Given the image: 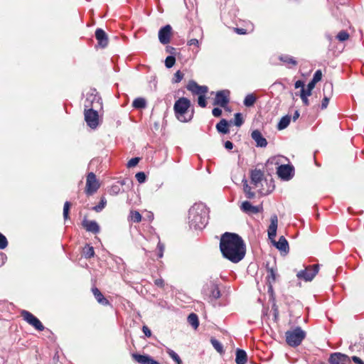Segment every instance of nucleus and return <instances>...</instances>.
Returning <instances> with one entry per match:
<instances>
[{
  "label": "nucleus",
  "instance_id": "26",
  "mask_svg": "<svg viewBox=\"0 0 364 364\" xmlns=\"http://www.w3.org/2000/svg\"><path fill=\"white\" fill-rule=\"evenodd\" d=\"M243 183V191L245 194V196L248 199H252L255 196V193L251 191V187L248 185L247 181L245 179L242 180Z\"/></svg>",
  "mask_w": 364,
  "mask_h": 364
},
{
  "label": "nucleus",
  "instance_id": "55",
  "mask_svg": "<svg viewBox=\"0 0 364 364\" xmlns=\"http://www.w3.org/2000/svg\"><path fill=\"white\" fill-rule=\"evenodd\" d=\"M300 97H301V100H302V102H304V104L305 105H306V106H307V105H309V100H308V98H307L308 97H306V95H304V94H300Z\"/></svg>",
  "mask_w": 364,
  "mask_h": 364
},
{
  "label": "nucleus",
  "instance_id": "25",
  "mask_svg": "<svg viewBox=\"0 0 364 364\" xmlns=\"http://www.w3.org/2000/svg\"><path fill=\"white\" fill-rule=\"evenodd\" d=\"M216 129L218 132L222 134H227L229 132L228 123L226 119H223L216 125Z\"/></svg>",
  "mask_w": 364,
  "mask_h": 364
},
{
  "label": "nucleus",
  "instance_id": "49",
  "mask_svg": "<svg viewBox=\"0 0 364 364\" xmlns=\"http://www.w3.org/2000/svg\"><path fill=\"white\" fill-rule=\"evenodd\" d=\"M192 32H195L196 36L199 37L200 39L203 38V31L201 28H196L195 29H193Z\"/></svg>",
  "mask_w": 364,
  "mask_h": 364
},
{
  "label": "nucleus",
  "instance_id": "22",
  "mask_svg": "<svg viewBox=\"0 0 364 364\" xmlns=\"http://www.w3.org/2000/svg\"><path fill=\"white\" fill-rule=\"evenodd\" d=\"M264 177L263 172L259 169H254L251 171L250 178L251 182L255 187L262 181Z\"/></svg>",
  "mask_w": 364,
  "mask_h": 364
},
{
  "label": "nucleus",
  "instance_id": "32",
  "mask_svg": "<svg viewBox=\"0 0 364 364\" xmlns=\"http://www.w3.org/2000/svg\"><path fill=\"white\" fill-rule=\"evenodd\" d=\"M210 343L213 345V346L214 347V348L218 353H223V345L220 343V342H219L215 338H212L210 339Z\"/></svg>",
  "mask_w": 364,
  "mask_h": 364
},
{
  "label": "nucleus",
  "instance_id": "53",
  "mask_svg": "<svg viewBox=\"0 0 364 364\" xmlns=\"http://www.w3.org/2000/svg\"><path fill=\"white\" fill-rule=\"evenodd\" d=\"M142 331L146 336L150 337L151 336V332L150 329L146 326H143Z\"/></svg>",
  "mask_w": 364,
  "mask_h": 364
},
{
  "label": "nucleus",
  "instance_id": "31",
  "mask_svg": "<svg viewBox=\"0 0 364 364\" xmlns=\"http://www.w3.org/2000/svg\"><path fill=\"white\" fill-rule=\"evenodd\" d=\"M83 255L85 258H91L95 255L94 248L92 246L87 245L83 249Z\"/></svg>",
  "mask_w": 364,
  "mask_h": 364
},
{
  "label": "nucleus",
  "instance_id": "17",
  "mask_svg": "<svg viewBox=\"0 0 364 364\" xmlns=\"http://www.w3.org/2000/svg\"><path fill=\"white\" fill-rule=\"evenodd\" d=\"M240 209L242 212L247 214H256L262 210V205L255 206L252 205L249 201H244L240 205Z\"/></svg>",
  "mask_w": 364,
  "mask_h": 364
},
{
  "label": "nucleus",
  "instance_id": "18",
  "mask_svg": "<svg viewBox=\"0 0 364 364\" xmlns=\"http://www.w3.org/2000/svg\"><path fill=\"white\" fill-rule=\"evenodd\" d=\"M132 357L139 364H160L149 355L134 353Z\"/></svg>",
  "mask_w": 364,
  "mask_h": 364
},
{
  "label": "nucleus",
  "instance_id": "62",
  "mask_svg": "<svg viewBox=\"0 0 364 364\" xmlns=\"http://www.w3.org/2000/svg\"><path fill=\"white\" fill-rule=\"evenodd\" d=\"M269 277H271L272 282H274V280H275V273H274V271L273 270V269H270L269 270Z\"/></svg>",
  "mask_w": 364,
  "mask_h": 364
},
{
  "label": "nucleus",
  "instance_id": "15",
  "mask_svg": "<svg viewBox=\"0 0 364 364\" xmlns=\"http://www.w3.org/2000/svg\"><path fill=\"white\" fill-rule=\"evenodd\" d=\"M293 171L290 165H281L277 168V174L282 179L289 181L293 176Z\"/></svg>",
  "mask_w": 364,
  "mask_h": 364
},
{
  "label": "nucleus",
  "instance_id": "2",
  "mask_svg": "<svg viewBox=\"0 0 364 364\" xmlns=\"http://www.w3.org/2000/svg\"><path fill=\"white\" fill-rule=\"evenodd\" d=\"M208 222V210L202 203H195L188 213V223L191 228L203 229Z\"/></svg>",
  "mask_w": 364,
  "mask_h": 364
},
{
  "label": "nucleus",
  "instance_id": "47",
  "mask_svg": "<svg viewBox=\"0 0 364 364\" xmlns=\"http://www.w3.org/2000/svg\"><path fill=\"white\" fill-rule=\"evenodd\" d=\"M187 45L189 46H194L197 48L200 47V41L198 39L193 38L188 41Z\"/></svg>",
  "mask_w": 364,
  "mask_h": 364
},
{
  "label": "nucleus",
  "instance_id": "14",
  "mask_svg": "<svg viewBox=\"0 0 364 364\" xmlns=\"http://www.w3.org/2000/svg\"><path fill=\"white\" fill-rule=\"evenodd\" d=\"M188 90L194 95H205L208 91V87L205 85H199L193 80H191L187 85Z\"/></svg>",
  "mask_w": 364,
  "mask_h": 364
},
{
  "label": "nucleus",
  "instance_id": "7",
  "mask_svg": "<svg viewBox=\"0 0 364 364\" xmlns=\"http://www.w3.org/2000/svg\"><path fill=\"white\" fill-rule=\"evenodd\" d=\"M85 120L89 127L95 129L99 124V114L97 109L93 108L85 109L84 112Z\"/></svg>",
  "mask_w": 364,
  "mask_h": 364
},
{
  "label": "nucleus",
  "instance_id": "21",
  "mask_svg": "<svg viewBox=\"0 0 364 364\" xmlns=\"http://www.w3.org/2000/svg\"><path fill=\"white\" fill-rule=\"evenodd\" d=\"M82 225L87 231L94 234L98 233L100 230L99 225L95 220H84Z\"/></svg>",
  "mask_w": 364,
  "mask_h": 364
},
{
  "label": "nucleus",
  "instance_id": "52",
  "mask_svg": "<svg viewBox=\"0 0 364 364\" xmlns=\"http://www.w3.org/2000/svg\"><path fill=\"white\" fill-rule=\"evenodd\" d=\"M212 114L214 117H218L221 115L222 110L218 107H215L212 110Z\"/></svg>",
  "mask_w": 364,
  "mask_h": 364
},
{
  "label": "nucleus",
  "instance_id": "30",
  "mask_svg": "<svg viewBox=\"0 0 364 364\" xmlns=\"http://www.w3.org/2000/svg\"><path fill=\"white\" fill-rule=\"evenodd\" d=\"M256 101V97L253 94L247 95L244 100V105L246 107H252Z\"/></svg>",
  "mask_w": 364,
  "mask_h": 364
},
{
  "label": "nucleus",
  "instance_id": "59",
  "mask_svg": "<svg viewBox=\"0 0 364 364\" xmlns=\"http://www.w3.org/2000/svg\"><path fill=\"white\" fill-rule=\"evenodd\" d=\"M316 84V82L311 80L307 85L308 90L312 91V90L315 87Z\"/></svg>",
  "mask_w": 364,
  "mask_h": 364
},
{
  "label": "nucleus",
  "instance_id": "4",
  "mask_svg": "<svg viewBox=\"0 0 364 364\" xmlns=\"http://www.w3.org/2000/svg\"><path fill=\"white\" fill-rule=\"evenodd\" d=\"M191 101L186 97H181L175 102L173 109L176 117L181 122H188L193 117V112H189Z\"/></svg>",
  "mask_w": 364,
  "mask_h": 364
},
{
  "label": "nucleus",
  "instance_id": "41",
  "mask_svg": "<svg viewBox=\"0 0 364 364\" xmlns=\"http://www.w3.org/2000/svg\"><path fill=\"white\" fill-rule=\"evenodd\" d=\"M183 77V74L180 70H178L174 75V77L173 78V82L174 83H178L182 80Z\"/></svg>",
  "mask_w": 364,
  "mask_h": 364
},
{
  "label": "nucleus",
  "instance_id": "6",
  "mask_svg": "<svg viewBox=\"0 0 364 364\" xmlns=\"http://www.w3.org/2000/svg\"><path fill=\"white\" fill-rule=\"evenodd\" d=\"M319 271V264H314L306 266L304 269L297 272L296 277L300 280L305 282H311L318 274Z\"/></svg>",
  "mask_w": 364,
  "mask_h": 364
},
{
  "label": "nucleus",
  "instance_id": "57",
  "mask_svg": "<svg viewBox=\"0 0 364 364\" xmlns=\"http://www.w3.org/2000/svg\"><path fill=\"white\" fill-rule=\"evenodd\" d=\"M225 148L230 150L233 148V144L230 141H226L225 142Z\"/></svg>",
  "mask_w": 364,
  "mask_h": 364
},
{
  "label": "nucleus",
  "instance_id": "63",
  "mask_svg": "<svg viewBox=\"0 0 364 364\" xmlns=\"http://www.w3.org/2000/svg\"><path fill=\"white\" fill-rule=\"evenodd\" d=\"M299 111L296 110L294 113V115L292 117V119L294 122H295L299 117Z\"/></svg>",
  "mask_w": 364,
  "mask_h": 364
},
{
  "label": "nucleus",
  "instance_id": "60",
  "mask_svg": "<svg viewBox=\"0 0 364 364\" xmlns=\"http://www.w3.org/2000/svg\"><path fill=\"white\" fill-rule=\"evenodd\" d=\"M301 94H304L306 97H309L311 95V91L308 90V89L305 90L304 88H302L301 90Z\"/></svg>",
  "mask_w": 364,
  "mask_h": 364
},
{
  "label": "nucleus",
  "instance_id": "9",
  "mask_svg": "<svg viewBox=\"0 0 364 364\" xmlns=\"http://www.w3.org/2000/svg\"><path fill=\"white\" fill-rule=\"evenodd\" d=\"M21 315L28 324L32 326L33 328H35L36 330L39 331H42L44 330L45 327L41 322V321L33 316L31 312L23 310L21 312Z\"/></svg>",
  "mask_w": 364,
  "mask_h": 364
},
{
  "label": "nucleus",
  "instance_id": "5",
  "mask_svg": "<svg viewBox=\"0 0 364 364\" xmlns=\"http://www.w3.org/2000/svg\"><path fill=\"white\" fill-rule=\"evenodd\" d=\"M306 337V332L301 327H296L286 332V341L291 347L299 346Z\"/></svg>",
  "mask_w": 364,
  "mask_h": 364
},
{
  "label": "nucleus",
  "instance_id": "50",
  "mask_svg": "<svg viewBox=\"0 0 364 364\" xmlns=\"http://www.w3.org/2000/svg\"><path fill=\"white\" fill-rule=\"evenodd\" d=\"M157 247H158V249L159 250V257L161 258L163 257V255H164V245L159 242L158 243Z\"/></svg>",
  "mask_w": 364,
  "mask_h": 364
},
{
  "label": "nucleus",
  "instance_id": "33",
  "mask_svg": "<svg viewBox=\"0 0 364 364\" xmlns=\"http://www.w3.org/2000/svg\"><path fill=\"white\" fill-rule=\"evenodd\" d=\"M130 220L134 223H139L141 220V215L138 211H131L129 214Z\"/></svg>",
  "mask_w": 364,
  "mask_h": 364
},
{
  "label": "nucleus",
  "instance_id": "43",
  "mask_svg": "<svg viewBox=\"0 0 364 364\" xmlns=\"http://www.w3.org/2000/svg\"><path fill=\"white\" fill-rule=\"evenodd\" d=\"M8 245L7 239L0 232V249L3 250Z\"/></svg>",
  "mask_w": 364,
  "mask_h": 364
},
{
  "label": "nucleus",
  "instance_id": "39",
  "mask_svg": "<svg viewBox=\"0 0 364 364\" xmlns=\"http://www.w3.org/2000/svg\"><path fill=\"white\" fill-rule=\"evenodd\" d=\"M139 161H140V158H139V157H134V158H132V159H131L128 161V163H127V167H128V168H132V167H134V166H136L138 164V163L139 162Z\"/></svg>",
  "mask_w": 364,
  "mask_h": 364
},
{
  "label": "nucleus",
  "instance_id": "44",
  "mask_svg": "<svg viewBox=\"0 0 364 364\" xmlns=\"http://www.w3.org/2000/svg\"><path fill=\"white\" fill-rule=\"evenodd\" d=\"M135 177L139 183H142L146 181V175L144 172H139L135 175Z\"/></svg>",
  "mask_w": 364,
  "mask_h": 364
},
{
  "label": "nucleus",
  "instance_id": "12",
  "mask_svg": "<svg viewBox=\"0 0 364 364\" xmlns=\"http://www.w3.org/2000/svg\"><path fill=\"white\" fill-rule=\"evenodd\" d=\"M101 98L97 95H90L87 97L85 101V109L93 108L100 109L102 108Z\"/></svg>",
  "mask_w": 364,
  "mask_h": 364
},
{
  "label": "nucleus",
  "instance_id": "10",
  "mask_svg": "<svg viewBox=\"0 0 364 364\" xmlns=\"http://www.w3.org/2000/svg\"><path fill=\"white\" fill-rule=\"evenodd\" d=\"M100 188V183L94 173L90 172L87 176L85 192L87 195H92Z\"/></svg>",
  "mask_w": 364,
  "mask_h": 364
},
{
  "label": "nucleus",
  "instance_id": "24",
  "mask_svg": "<svg viewBox=\"0 0 364 364\" xmlns=\"http://www.w3.org/2000/svg\"><path fill=\"white\" fill-rule=\"evenodd\" d=\"M247 356L245 350L237 349L235 362L237 364H245L247 363Z\"/></svg>",
  "mask_w": 364,
  "mask_h": 364
},
{
  "label": "nucleus",
  "instance_id": "61",
  "mask_svg": "<svg viewBox=\"0 0 364 364\" xmlns=\"http://www.w3.org/2000/svg\"><path fill=\"white\" fill-rule=\"evenodd\" d=\"M235 31L237 33L240 34V35L247 33L246 29H244V28H235Z\"/></svg>",
  "mask_w": 364,
  "mask_h": 364
},
{
  "label": "nucleus",
  "instance_id": "35",
  "mask_svg": "<svg viewBox=\"0 0 364 364\" xmlns=\"http://www.w3.org/2000/svg\"><path fill=\"white\" fill-rule=\"evenodd\" d=\"M167 353L168 355L175 361L177 364H182V360H181L178 355L171 349H168Z\"/></svg>",
  "mask_w": 364,
  "mask_h": 364
},
{
  "label": "nucleus",
  "instance_id": "37",
  "mask_svg": "<svg viewBox=\"0 0 364 364\" xmlns=\"http://www.w3.org/2000/svg\"><path fill=\"white\" fill-rule=\"evenodd\" d=\"M336 38L341 41V42H343V41H347L348 38H349V34L347 31H340L337 36H336Z\"/></svg>",
  "mask_w": 364,
  "mask_h": 364
},
{
  "label": "nucleus",
  "instance_id": "36",
  "mask_svg": "<svg viewBox=\"0 0 364 364\" xmlns=\"http://www.w3.org/2000/svg\"><path fill=\"white\" fill-rule=\"evenodd\" d=\"M107 204V200L105 198L102 197L99 203V204L95 207H93V210L97 213L102 211L103 208L105 207Z\"/></svg>",
  "mask_w": 364,
  "mask_h": 364
},
{
  "label": "nucleus",
  "instance_id": "40",
  "mask_svg": "<svg viewBox=\"0 0 364 364\" xmlns=\"http://www.w3.org/2000/svg\"><path fill=\"white\" fill-rule=\"evenodd\" d=\"M243 123L242 114L240 113H236L235 114V124L237 127H240Z\"/></svg>",
  "mask_w": 364,
  "mask_h": 364
},
{
  "label": "nucleus",
  "instance_id": "56",
  "mask_svg": "<svg viewBox=\"0 0 364 364\" xmlns=\"http://www.w3.org/2000/svg\"><path fill=\"white\" fill-rule=\"evenodd\" d=\"M352 360L356 364H364V362L360 358H358L357 356H353Z\"/></svg>",
  "mask_w": 364,
  "mask_h": 364
},
{
  "label": "nucleus",
  "instance_id": "38",
  "mask_svg": "<svg viewBox=\"0 0 364 364\" xmlns=\"http://www.w3.org/2000/svg\"><path fill=\"white\" fill-rule=\"evenodd\" d=\"M175 62H176L175 57H173L172 55H169V56L166 57V58L165 65H166V68H171L173 66V65L175 64Z\"/></svg>",
  "mask_w": 364,
  "mask_h": 364
},
{
  "label": "nucleus",
  "instance_id": "16",
  "mask_svg": "<svg viewBox=\"0 0 364 364\" xmlns=\"http://www.w3.org/2000/svg\"><path fill=\"white\" fill-rule=\"evenodd\" d=\"M171 30L170 25H166L159 30V39L161 43L166 45L170 42Z\"/></svg>",
  "mask_w": 364,
  "mask_h": 364
},
{
  "label": "nucleus",
  "instance_id": "46",
  "mask_svg": "<svg viewBox=\"0 0 364 364\" xmlns=\"http://www.w3.org/2000/svg\"><path fill=\"white\" fill-rule=\"evenodd\" d=\"M322 77V73L320 70H318L315 72L313 79L311 80L314 82L317 83L321 80Z\"/></svg>",
  "mask_w": 364,
  "mask_h": 364
},
{
  "label": "nucleus",
  "instance_id": "20",
  "mask_svg": "<svg viewBox=\"0 0 364 364\" xmlns=\"http://www.w3.org/2000/svg\"><path fill=\"white\" fill-rule=\"evenodd\" d=\"M95 37L99 45L102 48H105L108 44V38L106 33L101 28H97L95 31Z\"/></svg>",
  "mask_w": 364,
  "mask_h": 364
},
{
  "label": "nucleus",
  "instance_id": "48",
  "mask_svg": "<svg viewBox=\"0 0 364 364\" xmlns=\"http://www.w3.org/2000/svg\"><path fill=\"white\" fill-rule=\"evenodd\" d=\"M120 191V188L117 185L112 186L109 190V193L112 195H117Z\"/></svg>",
  "mask_w": 364,
  "mask_h": 364
},
{
  "label": "nucleus",
  "instance_id": "11",
  "mask_svg": "<svg viewBox=\"0 0 364 364\" xmlns=\"http://www.w3.org/2000/svg\"><path fill=\"white\" fill-rule=\"evenodd\" d=\"M230 92L228 90H220L216 92L213 105L225 107L229 102Z\"/></svg>",
  "mask_w": 364,
  "mask_h": 364
},
{
  "label": "nucleus",
  "instance_id": "51",
  "mask_svg": "<svg viewBox=\"0 0 364 364\" xmlns=\"http://www.w3.org/2000/svg\"><path fill=\"white\" fill-rule=\"evenodd\" d=\"M329 102V97L327 96H324L322 102H321V109H326Z\"/></svg>",
  "mask_w": 364,
  "mask_h": 364
},
{
  "label": "nucleus",
  "instance_id": "34",
  "mask_svg": "<svg viewBox=\"0 0 364 364\" xmlns=\"http://www.w3.org/2000/svg\"><path fill=\"white\" fill-rule=\"evenodd\" d=\"M280 60L284 62V63L291 64L292 65H296V61L292 57L289 55H282L279 58Z\"/></svg>",
  "mask_w": 364,
  "mask_h": 364
},
{
  "label": "nucleus",
  "instance_id": "13",
  "mask_svg": "<svg viewBox=\"0 0 364 364\" xmlns=\"http://www.w3.org/2000/svg\"><path fill=\"white\" fill-rule=\"evenodd\" d=\"M331 364H351L350 358L341 353H334L331 355L329 358Z\"/></svg>",
  "mask_w": 364,
  "mask_h": 364
},
{
  "label": "nucleus",
  "instance_id": "27",
  "mask_svg": "<svg viewBox=\"0 0 364 364\" xmlns=\"http://www.w3.org/2000/svg\"><path fill=\"white\" fill-rule=\"evenodd\" d=\"M291 122V117L289 115H285L282 117L280 121L278 123L277 129L279 130H282L287 128Z\"/></svg>",
  "mask_w": 364,
  "mask_h": 364
},
{
  "label": "nucleus",
  "instance_id": "23",
  "mask_svg": "<svg viewBox=\"0 0 364 364\" xmlns=\"http://www.w3.org/2000/svg\"><path fill=\"white\" fill-rule=\"evenodd\" d=\"M92 291L93 295L97 302L103 306L109 305V301L103 296L101 291L97 288L94 287L92 289Z\"/></svg>",
  "mask_w": 364,
  "mask_h": 364
},
{
  "label": "nucleus",
  "instance_id": "58",
  "mask_svg": "<svg viewBox=\"0 0 364 364\" xmlns=\"http://www.w3.org/2000/svg\"><path fill=\"white\" fill-rule=\"evenodd\" d=\"M295 88H299V87H301L302 88H304V82L301 81V80H297L296 82H295Z\"/></svg>",
  "mask_w": 364,
  "mask_h": 364
},
{
  "label": "nucleus",
  "instance_id": "19",
  "mask_svg": "<svg viewBox=\"0 0 364 364\" xmlns=\"http://www.w3.org/2000/svg\"><path fill=\"white\" fill-rule=\"evenodd\" d=\"M251 136L252 139L256 142L257 146L259 147H266L267 145V141L264 137L262 135V133L256 129L254 130Z\"/></svg>",
  "mask_w": 364,
  "mask_h": 364
},
{
  "label": "nucleus",
  "instance_id": "8",
  "mask_svg": "<svg viewBox=\"0 0 364 364\" xmlns=\"http://www.w3.org/2000/svg\"><path fill=\"white\" fill-rule=\"evenodd\" d=\"M202 292L211 299H217L221 295L218 286L213 282L205 284L203 287Z\"/></svg>",
  "mask_w": 364,
  "mask_h": 364
},
{
  "label": "nucleus",
  "instance_id": "29",
  "mask_svg": "<svg viewBox=\"0 0 364 364\" xmlns=\"http://www.w3.org/2000/svg\"><path fill=\"white\" fill-rule=\"evenodd\" d=\"M188 321L195 329L198 327V318L196 314H191L188 317Z\"/></svg>",
  "mask_w": 364,
  "mask_h": 364
},
{
  "label": "nucleus",
  "instance_id": "1",
  "mask_svg": "<svg viewBox=\"0 0 364 364\" xmlns=\"http://www.w3.org/2000/svg\"><path fill=\"white\" fill-rule=\"evenodd\" d=\"M223 256L233 263L241 261L245 255L246 248L243 240L236 233L225 232L220 241Z\"/></svg>",
  "mask_w": 364,
  "mask_h": 364
},
{
  "label": "nucleus",
  "instance_id": "28",
  "mask_svg": "<svg viewBox=\"0 0 364 364\" xmlns=\"http://www.w3.org/2000/svg\"><path fill=\"white\" fill-rule=\"evenodd\" d=\"M146 102L142 97L136 98L132 103V106L136 109H143L146 107Z\"/></svg>",
  "mask_w": 364,
  "mask_h": 364
},
{
  "label": "nucleus",
  "instance_id": "45",
  "mask_svg": "<svg viewBox=\"0 0 364 364\" xmlns=\"http://www.w3.org/2000/svg\"><path fill=\"white\" fill-rule=\"evenodd\" d=\"M198 104L201 107H206V100H205V95H200L198 96Z\"/></svg>",
  "mask_w": 364,
  "mask_h": 364
},
{
  "label": "nucleus",
  "instance_id": "3",
  "mask_svg": "<svg viewBox=\"0 0 364 364\" xmlns=\"http://www.w3.org/2000/svg\"><path fill=\"white\" fill-rule=\"evenodd\" d=\"M278 226V218L277 215H272L270 218V225L268 227L267 232L269 240H271L274 246L281 252H287L289 251V243L284 236H281L277 242L274 241L277 235Z\"/></svg>",
  "mask_w": 364,
  "mask_h": 364
},
{
  "label": "nucleus",
  "instance_id": "54",
  "mask_svg": "<svg viewBox=\"0 0 364 364\" xmlns=\"http://www.w3.org/2000/svg\"><path fill=\"white\" fill-rule=\"evenodd\" d=\"M154 284L159 287H163L164 285V281L162 279H157L154 281Z\"/></svg>",
  "mask_w": 364,
  "mask_h": 364
},
{
  "label": "nucleus",
  "instance_id": "42",
  "mask_svg": "<svg viewBox=\"0 0 364 364\" xmlns=\"http://www.w3.org/2000/svg\"><path fill=\"white\" fill-rule=\"evenodd\" d=\"M70 207V202L66 201L65 203L64 207H63V217L65 220L68 219V218Z\"/></svg>",
  "mask_w": 364,
  "mask_h": 364
}]
</instances>
